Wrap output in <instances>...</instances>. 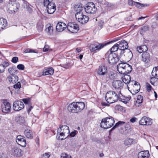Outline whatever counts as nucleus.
<instances>
[{
    "label": "nucleus",
    "instance_id": "nucleus-53",
    "mask_svg": "<svg viewBox=\"0 0 158 158\" xmlns=\"http://www.w3.org/2000/svg\"><path fill=\"white\" fill-rule=\"evenodd\" d=\"M31 5H27V7L26 8L27 10L30 13H31L32 12V10L31 7Z\"/></svg>",
    "mask_w": 158,
    "mask_h": 158
},
{
    "label": "nucleus",
    "instance_id": "nucleus-36",
    "mask_svg": "<svg viewBox=\"0 0 158 158\" xmlns=\"http://www.w3.org/2000/svg\"><path fill=\"white\" fill-rule=\"evenodd\" d=\"M45 31L47 32L49 35H51L52 34L53 32V28L52 26L50 25L48 27L45 29Z\"/></svg>",
    "mask_w": 158,
    "mask_h": 158
},
{
    "label": "nucleus",
    "instance_id": "nucleus-21",
    "mask_svg": "<svg viewBox=\"0 0 158 158\" xmlns=\"http://www.w3.org/2000/svg\"><path fill=\"white\" fill-rule=\"evenodd\" d=\"M123 83L120 80H116L113 82L112 86L115 89H121L123 88Z\"/></svg>",
    "mask_w": 158,
    "mask_h": 158
},
{
    "label": "nucleus",
    "instance_id": "nucleus-54",
    "mask_svg": "<svg viewBox=\"0 0 158 158\" xmlns=\"http://www.w3.org/2000/svg\"><path fill=\"white\" fill-rule=\"evenodd\" d=\"M50 156V155L49 153H45L42 155L41 158H49Z\"/></svg>",
    "mask_w": 158,
    "mask_h": 158
},
{
    "label": "nucleus",
    "instance_id": "nucleus-45",
    "mask_svg": "<svg viewBox=\"0 0 158 158\" xmlns=\"http://www.w3.org/2000/svg\"><path fill=\"white\" fill-rule=\"evenodd\" d=\"M2 66L3 67L4 70L5 71V68L8 67L10 64L9 63L6 61H4L2 63V64H1Z\"/></svg>",
    "mask_w": 158,
    "mask_h": 158
},
{
    "label": "nucleus",
    "instance_id": "nucleus-60",
    "mask_svg": "<svg viewBox=\"0 0 158 158\" xmlns=\"http://www.w3.org/2000/svg\"><path fill=\"white\" fill-rule=\"evenodd\" d=\"M4 68L1 64H0V73H2L4 72Z\"/></svg>",
    "mask_w": 158,
    "mask_h": 158
},
{
    "label": "nucleus",
    "instance_id": "nucleus-56",
    "mask_svg": "<svg viewBox=\"0 0 158 158\" xmlns=\"http://www.w3.org/2000/svg\"><path fill=\"white\" fill-rule=\"evenodd\" d=\"M49 49V47L48 45H45L43 49L44 52H47L48 51Z\"/></svg>",
    "mask_w": 158,
    "mask_h": 158
},
{
    "label": "nucleus",
    "instance_id": "nucleus-14",
    "mask_svg": "<svg viewBox=\"0 0 158 158\" xmlns=\"http://www.w3.org/2000/svg\"><path fill=\"white\" fill-rule=\"evenodd\" d=\"M119 48L122 50L121 53H123L124 50L127 49L128 48V45L127 42L125 40H122L118 42Z\"/></svg>",
    "mask_w": 158,
    "mask_h": 158
},
{
    "label": "nucleus",
    "instance_id": "nucleus-4",
    "mask_svg": "<svg viewBox=\"0 0 158 158\" xmlns=\"http://www.w3.org/2000/svg\"><path fill=\"white\" fill-rule=\"evenodd\" d=\"M69 130L68 126L66 125H60V127L57 131V137L58 139H60V136L66 138L69 135Z\"/></svg>",
    "mask_w": 158,
    "mask_h": 158
},
{
    "label": "nucleus",
    "instance_id": "nucleus-9",
    "mask_svg": "<svg viewBox=\"0 0 158 158\" xmlns=\"http://www.w3.org/2000/svg\"><path fill=\"white\" fill-rule=\"evenodd\" d=\"M1 109L2 112L8 113L11 110V105L6 100H4L1 104Z\"/></svg>",
    "mask_w": 158,
    "mask_h": 158
},
{
    "label": "nucleus",
    "instance_id": "nucleus-5",
    "mask_svg": "<svg viewBox=\"0 0 158 158\" xmlns=\"http://www.w3.org/2000/svg\"><path fill=\"white\" fill-rule=\"evenodd\" d=\"M114 122V119L112 117H107L102 120L100 126L101 127L105 129L109 128L113 126Z\"/></svg>",
    "mask_w": 158,
    "mask_h": 158
},
{
    "label": "nucleus",
    "instance_id": "nucleus-38",
    "mask_svg": "<svg viewBox=\"0 0 158 158\" xmlns=\"http://www.w3.org/2000/svg\"><path fill=\"white\" fill-rule=\"evenodd\" d=\"M119 44H115L110 49V51H109L110 52L113 53L116 51L118 50V49L119 48Z\"/></svg>",
    "mask_w": 158,
    "mask_h": 158
},
{
    "label": "nucleus",
    "instance_id": "nucleus-59",
    "mask_svg": "<svg viewBox=\"0 0 158 158\" xmlns=\"http://www.w3.org/2000/svg\"><path fill=\"white\" fill-rule=\"evenodd\" d=\"M136 119H137V118H136L133 117L130 119V121L131 123H134L135 122Z\"/></svg>",
    "mask_w": 158,
    "mask_h": 158
},
{
    "label": "nucleus",
    "instance_id": "nucleus-10",
    "mask_svg": "<svg viewBox=\"0 0 158 158\" xmlns=\"http://www.w3.org/2000/svg\"><path fill=\"white\" fill-rule=\"evenodd\" d=\"M19 3L15 1L11 2V4L9 5V8L7 9V11L10 14H12L15 12V10L18 9L19 7Z\"/></svg>",
    "mask_w": 158,
    "mask_h": 158
},
{
    "label": "nucleus",
    "instance_id": "nucleus-27",
    "mask_svg": "<svg viewBox=\"0 0 158 158\" xmlns=\"http://www.w3.org/2000/svg\"><path fill=\"white\" fill-rule=\"evenodd\" d=\"M148 50V48L145 45H142L140 46H139L136 48V51L139 53L147 52Z\"/></svg>",
    "mask_w": 158,
    "mask_h": 158
},
{
    "label": "nucleus",
    "instance_id": "nucleus-64",
    "mask_svg": "<svg viewBox=\"0 0 158 158\" xmlns=\"http://www.w3.org/2000/svg\"><path fill=\"white\" fill-rule=\"evenodd\" d=\"M155 78V77H152L151 78L150 82L152 85H153L154 84V82H152V81Z\"/></svg>",
    "mask_w": 158,
    "mask_h": 158
},
{
    "label": "nucleus",
    "instance_id": "nucleus-35",
    "mask_svg": "<svg viewBox=\"0 0 158 158\" xmlns=\"http://www.w3.org/2000/svg\"><path fill=\"white\" fill-rule=\"evenodd\" d=\"M152 75V77L155 78L158 77V66L153 68Z\"/></svg>",
    "mask_w": 158,
    "mask_h": 158
},
{
    "label": "nucleus",
    "instance_id": "nucleus-34",
    "mask_svg": "<svg viewBox=\"0 0 158 158\" xmlns=\"http://www.w3.org/2000/svg\"><path fill=\"white\" fill-rule=\"evenodd\" d=\"M89 19V18L88 16H84V17L77 20L80 23L83 24L87 23Z\"/></svg>",
    "mask_w": 158,
    "mask_h": 158
},
{
    "label": "nucleus",
    "instance_id": "nucleus-13",
    "mask_svg": "<svg viewBox=\"0 0 158 158\" xmlns=\"http://www.w3.org/2000/svg\"><path fill=\"white\" fill-rule=\"evenodd\" d=\"M152 123V120L146 116L143 117L139 121V124L142 125H150Z\"/></svg>",
    "mask_w": 158,
    "mask_h": 158
},
{
    "label": "nucleus",
    "instance_id": "nucleus-30",
    "mask_svg": "<svg viewBox=\"0 0 158 158\" xmlns=\"http://www.w3.org/2000/svg\"><path fill=\"white\" fill-rule=\"evenodd\" d=\"M24 134L26 137L28 138L31 139L33 138V134L32 131L27 129L24 131Z\"/></svg>",
    "mask_w": 158,
    "mask_h": 158
},
{
    "label": "nucleus",
    "instance_id": "nucleus-62",
    "mask_svg": "<svg viewBox=\"0 0 158 158\" xmlns=\"http://www.w3.org/2000/svg\"><path fill=\"white\" fill-rule=\"evenodd\" d=\"M38 28L40 31H41L43 28V25H40V26L38 25L37 26Z\"/></svg>",
    "mask_w": 158,
    "mask_h": 158
},
{
    "label": "nucleus",
    "instance_id": "nucleus-57",
    "mask_svg": "<svg viewBox=\"0 0 158 158\" xmlns=\"http://www.w3.org/2000/svg\"><path fill=\"white\" fill-rule=\"evenodd\" d=\"M103 24V22L102 21H100L98 22V25L101 28H102Z\"/></svg>",
    "mask_w": 158,
    "mask_h": 158
},
{
    "label": "nucleus",
    "instance_id": "nucleus-16",
    "mask_svg": "<svg viewBox=\"0 0 158 158\" xmlns=\"http://www.w3.org/2000/svg\"><path fill=\"white\" fill-rule=\"evenodd\" d=\"M106 45V44H105L103 43L100 44L98 45L92 44L90 46V50L92 52L98 51L103 48Z\"/></svg>",
    "mask_w": 158,
    "mask_h": 158
},
{
    "label": "nucleus",
    "instance_id": "nucleus-32",
    "mask_svg": "<svg viewBox=\"0 0 158 158\" xmlns=\"http://www.w3.org/2000/svg\"><path fill=\"white\" fill-rule=\"evenodd\" d=\"M74 8L75 10L77 12V13H82L81 11L83 10V7L81 4L79 3L75 6Z\"/></svg>",
    "mask_w": 158,
    "mask_h": 158
},
{
    "label": "nucleus",
    "instance_id": "nucleus-63",
    "mask_svg": "<svg viewBox=\"0 0 158 158\" xmlns=\"http://www.w3.org/2000/svg\"><path fill=\"white\" fill-rule=\"evenodd\" d=\"M129 83H132V84H134V85L135 86L136 85H137L138 82H136L135 81H132Z\"/></svg>",
    "mask_w": 158,
    "mask_h": 158
},
{
    "label": "nucleus",
    "instance_id": "nucleus-48",
    "mask_svg": "<svg viewBox=\"0 0 158 158\" xmlns=\"http://www.w3.org/2000/svg\"><path fill=\"white\" fill-rule=\"evenodd\" d=\"M146 88L147 91L150 92L151 91L152 87L148 83H146Z\"/></svg>",
    "mask_w": 158,
    "mask_h": 158
},
{
    "label": "nucleus",
    "instance_id": "nucleus-7",
    "mask_svg": "<svg viewBox=\"0 0 158 158\" xmlns=\"http://www.w3.org/2000/svg\"><path fill=\"white\" fill-rule=\"evenodd\" d=\"M105 58L108 63L112 64H115L118 60V58L116 54L108 52L105 55Z\"/></svg>",
    "mask_w": 158,
    "mask_h": 158
},
{
    "label": "nucleus",
    "instance_id": "nucleus-26",
    "mask_svg": "<svg viewBox=\"0 0 158 158\" xmlns=\"http://www.w3.org/2000/svg\"><path fill=\"white\" fill-rule=\"evenodd\" d=\"M76 102H73L70 104L68 107V110L72 113H76Z\"/></svg>",
    "mask_w": 158,
    "mask_h": 158
},
{
    "label": "nucleus",
    "instance_id": "nucleus-46",
    "mask_svg": "<svg viewBox=\"0 0 158 158\" xmlns=\"http://www.w3.org/2000/svg\"><path fill=\"white\" fill-rule=\"evenodd\" d=\"M148 26H144L141 27L140 32L142 34L143 32L147 31L148 30Z\"/></svg>",
    "mask_w": 158,
    "mask_h": 158
},
{
    "label": "nucleus",
    "instance_id": "nucleus-58",
    "mask_svg": "<svg viewBox=\"0 0 158 158\" xmlns=\"http://www.w3.org/2000/svg\"><path fill=\"white\" fill-rule=\"evenodd\" d=\"M134 2H133L132 0H128V4L129 5L131 6H134Z\"/></svg>",
    "mask_w": 158,
    "mask_h": 158
},
{
    "label": "nucleus",
    "instance_id": "nucleus-28",
    "mask_svg": "<svg viewBox=\"0 0 158 158\" xmlns=\"http://www.w3.org/2000/svg\"><path fill=\"white\" fill-rule=\"evenodd\" d=\"M7 26V22L6 19L0 18V30L4 29Z\"/></svg>",
    "mask_w": 158,
    "mask_h": 158
},
{
    "label": "nucleus",
    "instance_id": "nucleus-8",
    "mask_svg": "<svg viewBox=\"0 0 158 158\" xmlns=\"http://www.w3.org/2000/svg\"><path fill=\"white\" fill-rule=\"evenodd\" d=\"M84 9L86 12L88 14L95 13L97 10L94 4L92 2L86 4Z\"/></svg>",
    "mask_w": 158,
    "mask_h": 158
},
{
    "label": "nucleus",
    "instance_id": "nucleus-40",
    "mask_svg": "<svg viewBox=\"0 0 158 158\" xmlns=\"http://www.w3.org/2000/svg\"><path fill=\"white\" fill-rule=\"evenodd\" d=\"M21 84L20 82L19 81H17V82L15 83L14 85V88L17 90H19L21 88Z\"/></svg>",
    "mask_w": 158,
    "mask_h": 158
},
{
    "label": "nucleus",
    "instance_id": "nucleus-19",
    "mask_svg": "<svg viewBox=\"0 0 158 158\" xmlns=\"http://www.w3.org/2000/svg\"><path fill=\"white\" fill-rule=\"evenodd\" d=\"M7 79L10 84H14L17 82L18 80V77L16 75H12L9 76L7 77Z\"/></svg>",
    "mask_w": 158,
    "mask_h": 158
},
{
    "label": "nucleus",
    "instance_id": "nucleus-42",
    "mask_svg": "<svg viewBox=\"0 0 158 158\" xmlns=\"http://www.w3.org/2000/svg\"><path fill=\"white\" fill-rule=\"evenodd\" d=\"M60 158H72V157L70 155L64 152L61 154Z\"/></svg>",
    "mask_w": 158,
    "mask_h": 158
},
{
    "label": "nucleus",
    "instance_id": "nucleus-31",
    "mask_svg": "<svg viewBox=\"0 0 158 158\" xmlns=\"http://www.w3.org/2000/svg\"><path fill=\"white\" fill-rule=\"evenodd\" d=\"M143 98L141 95H139L137 96V99L135 105L137 106H140L143 102Z\"/></svg>",
    "mask_w": 158,
    "mask_h": 158
},
{
    "label": "nucleus",
    "instance_id": "nucleus-12",
    "mask_svg": "<svg viewBox=\"0 0 158 158\" xmlns=\"http://www.w3.org/2000/svg\"><path fill=\"white\" fill-rule=\"evenodd\" d=\"M24 108V105L23 103L21 101H16L13 103V109L16 111H19Z\"/></svg>",
    "mask_w": 158,
    "mask_h": 158
},
{
    "label": "nucleus",
    "instance_id": "nucleus-2",
    "mask_svg": "<svg viewBox=\"0 0 158 158\" xmlns=\"http://www.w3.org/2000/svg\"><path fill=\"white\" fill-rule=\"evenodd\" d=\"M120 95H122L120 91L118 95L114 91H109L106 94V100L108 103H112L120 98Z\"/></svg>",
    "mask_w": 158,
    "mask_h": 158
},
{
    "label": "nucleus",
    "instance_id": "nucleus-29",
    "mask_svg": "<svg viewBox=\"0 0 158 158\" xmlns=\"http://www.w3.org/2000/svg\"><path fill=\"white\" fill-rule=\"evenodd\" d=\"M124 76L122 77V80L123 82L126 84H128L131 80V76L127 74H123Z\"/></svg>",
    "mask_w": 158,
    "mask_h": 158
},
{
    "label": "nucleus",
    "instance_id": "nucleus-50",
    "mask_svg": "<svg viewBox=\"0 0 158 158\" xmlns=\"http://www.w3.org/2000/svg\"><path fill=\"white\" fill-rule=\"evenodd\" d=\"M134 6H135L136 7H137L138 8H139L140 6H143V4H142L139 2H134Z\"/></svg>",
    "mask_w": 158,
    "mask_h": 158
},
{
    "label": "nucleus",
    "instance_id": "nucleus-25",
    "mask_svg": "<svg viewBox=\"0 0 158 158\" xmlns=\"http://www.w3.org/2000/svg\"><path fill=\"white\" fill-rule=\"evenodd\" d=\"M54 73L53 69L52 67L48 68L44 71L42 73L43 75H52Z\"/></svg>",
    "mask_w": 158,
    "mask_h": 158
},
{
    "label": "nucleus",
    "instance_id": "nucleus-43",
    "mask_svg": "<svg viewBox=\"0 0 158 158\" xmlns=\"http://www.w3.org/2000/svg\"><path fill=\"white\" fill-rule=\"evenodd\" d=\"M116 75L115 73H113L111 74H110L109 76V79L112 81H114L116 78Z\"/></svg>",
    "mask_w": 158,
    "mask_h": 158
},
{
    "label": "nucleus",
    "instance_id": "nucleus-23",
    "mask_svg": "<svg viewBox=\"0 0 158 158\" xmlns=\"http://www.w3.org/2000/svg\"><path fill=\"white\" fill-rule=\"evenodd\" d=\"M149 156V152L148 150L141 151L138 155V158H148Z\"/></svg>",
    "mask_w": 158,
    "mask_h": 158
},
{
    "label": "nucleus",
    "instance_id": "nucleus-52",
    "mask_svg": "<svg viewBox=\"0 0 158 158\" xmlns=\"http://www.w3.org/2000/svg\"><path fill=\"white\" fill-rule=\"evenodd\" d=\"M17 68L20 70H23L24 69V66L22 64H19L17 66Z\"/></svg>",
    "mask_w": 158,
    "mask_h": 158
},
{
    "label": "nucleus",
    "instance_id": "nucleus-3",
    "mask_svg": "<svg viewBox=\"0 0 158 158\" xmlns=\"http://www.w3.org/2000/svg\"><path fill=\"white\" fill-rule=\"evenodd\" d=\"M117 69L119 73L127 74L131 72L132 69V66L129 64L123 62L118 64Z\"/></svg>",
    "mask_w": 158,
    "mask_h": 158
},
{
    "label": "nucleus",
    "instance_id": "nucleus-44",
    "mask_svg": "<svg viewBox=\"0 0 158 158\" xmlns=\"http://www.w3.org/2000/svg\"><path fill=\"white\" fill-rule=\"evenodd\" d=\"M22 100L25 104L27 105V106L30 105L31 104V102L28 98L23 99Z\"/></svg>",
    "mask_w": 158,
    "mask_h": 158
},
{
    "label": "nucleus",
    "instance_id": "nucleus-39",
    "mask_svg": "<svg viewBox=\"0 0 158 158\" xmlns=\"http://www.w3.org/2000/svg\"><path fill=\"white\" fill-rule=\"evenodd\" d=\"M105 5L106 6V7L110 9H113L115 7L114 4L107 2H105Z\"/></svg>",
    "mask_w": 158,
    "mask_h": 158
},
{
    "label": "nucleus",
    "instance_id": "nucleus-6",
    "mask_svg": "<svg viewBox=\"0 0 158 158\" xmlns=\"http://www.w3.org/2000/svg\"><path fill=\"white\" fill-rule=\"evenodd\" d=\"M44 4L47 7L48 13L50 14H53L56 10V5L53 0H44Z\"/></svg>",
    "mask_w": 158,
    "mask_h": 158
},
{
    "label": "nucleus",
    "instance_id": "nucleus-55",
    "mask_svg": "<svg viewBox=\"0 0 158 158\" xmlns=\"http://www.w3.org/2000/svg\"><path fill=\"white\" fill-rule=\"evenodd\" d=\"M32 108L33 107L31 106V104L30 105H29L28 106H27V110L28 113H29V112L31 111V110Z\"/></svg>",
    "mask_w": 158,
    "mask_h": 158
},
{
    "label": "nucleus",
    "instance_id": "nucleus-51",
    "mask_svg": "<svg viewBox=\"0 0 158 158\" xmlns=\"http://www.w3.org/2000/svg\"><path fill=\"white\" fill-rule=\"evenodd\" d=\"M78 133V131H77L74 130L73 132H71L70 134V135L71 137H73L75 136V135Z\"/></svg>",
    "mask_w": 158,
    "mask_h": 158
},
{
    "label": "nucleus",
    "instance_id": "nucleus-61",
    "mask_svg": "<svg viewBox=\"0 0 158 158\" xmlns=\"http://www.w3.org/2000/svg\"><path fill=\"white\" fill-rule=\"evenodd\" d=\"M110 103H107L105 102H102L101 103L102 105V106H109Z\"/></svg>",
    "mask_w": 158,
    "mask_h": 158
},
{
    "label": "nucleus",
    "instance_id": "nucleus-18",
    "mask_svg": "<svg viewBox=\"0 0 158 158\" xmlns=\"http://www.w3.org/2000/svg\"><path fill=\"white\" fill-rule=\"evenodd\" d=\"M23 154L22 150L17 147L12 148L11 151V155L16 157L20 156L22 155Z\"/></svg>",
    "mask_w": 158,
    "mask_h": 158
},
{
    "label": "nucleus",
    "instance_id": "nucleus-1",
    "mask_svg": "<svg viewBox=\"0 0 158 158\" xmlns=\"http://www.w3.org/2000/svg\"><path fill=\"white\" fill-rule=\"evenodd\" d=\"M118 127H120V132L122 134L127 135L131 130V127L130 124L123 121H118L115 124L112 129H115Z\"/></svg>",
    "mask_w": 158,
    "mask_h": 158
},
{
    "label": "nucleus",
    "instance_id": "nucleus-37",
    "mask_svg": "<svg viewBox=\"0 0 158 158\" xmlns=\"http://www.w3.org/2000/svg\"><path fill=\"white\" fill-rule=\"evenodd\" d=\"M8 71L10 75H14L16 72V68L15 66H12L10 67L8 69Z\"/></svg>",
    "mask_w": 158,
    "mask_h": 158
},
{
    "label": "nucleus",
    "instance_id": "nucleus-33",
    "mask_svg": "<svg viewBox=\"0 0 158 158\" xmlns=\"http://www.w3.org/2000/svg\"><path fill=\"white\" fill-rule=\"evenodd\" d=\"M134 140L133 139L127 138L124 141V143L126 146H128L132 144L134 142Z\"/></svg>",
    "mask_w": 158,
    "mask_h": 158
},
{
    "label": "nucleus",
    "instance_id": "nucleus-41",
    "mask_svg": "<svg viewBox=\"0 0 158 158\" xmlns=\"http://www.w3.org/2000/svg\"><path fill=\"white\" fill-rule=\"evenodd\" d=\"M84 16H86L83 15L82 12L76 13L75 14V17L77 20L80 19L81 18L84 17Z\"/></svg>",
    "mask_w": 158,
    "mask_h": 158
},
{
    "label": "nucleus",
    "instance_id": "nucleus-15",
    "mask_svg": "<svg viewBox=\"0 0 158 158\" xmlns=\"http://www.w3.org/2000/svg\"><path fill=\"white\" fill-rule=\"evenodd\" d=\"M16 142L19 145L23 146L25 147L26 145V140L25 138L23 136L19 135L16 137Z\"/></svg>",
    "mask_w": 158,
    "mask_h": 158
},
{
    "label": "nucleus",
    "instance_id": "nucleus-20",
    "mask_svg": "<svg viewBox=\"0 0 158 158\" xmlns=\"http://www.w3.org/2000/svg\"><path fill=\"white\" fill-rule=\"evenodd\" d=\"M76 113L81 111L85 107V104L83 102H76Z\"/></svg>",
    "mask_w": 158,
    "mask_h": 158
},
{
    "label": "nucleus",
    "instance_id": "nucleus-47",
    "mask_svg": "<svg viewBox=\"0 0 158 158\" xmlns=\"http://www.w3.org/2000/svg\"><path fill=\"white\" fill-rule=\"evenodd\" d=\"M31 52H34V53H37L34 50L29 49L27 48L23 52V53H31Z\"/></svg>",
    "mask_w": 158,
    "mask_h": 158
},
{
    "label": "nucleus",
    "instance_id": "nucleus-17",
    "mask_svg": "<svg viewBox=\"0 0 158 158\" xmlns=\"http://www.w3.org/2000/svg\"><path fill=\"white\" fill-rule=\"evenodd\" d=\"M107 73V67L104 65L99 66L97 71V73L100 76L105 75Z\"/></svg>",
    "mask_w": 158,
    "mask_h": 158
},
{
    "label": "nucleus",
    "instance_id": "nucleus-49",
    "mask_svg": "<svg viewBox=\"0 0 158 158\" xmlns=\"http://www.w3.org/2000/svg\"><path fill=\"white\" fill-rule=\"evenodd\" d=\"M19 58L15 56L12 58L11 60V62L14 63H17L18 61Z\"/></svg>",
    "mask_w": 158,
    "mask_h": 158
},
{
    "label": "nucleus",
    "instance_id": "nucleus-24",
    "mask_svg": "<svg viewBox=\"0 0 158 158\" xmlns=\"http://www.w3.org/2000/svg\"><path fill=\"white\" fill-rule=\"evenodd\" d=\"M142 60L146 63H148L150 61V55L148 52H143L142 55Z\"/></svg>",
    "mask_w": 158,
    "mask_h": 158
},
{
    "label": "nucleus",
    "instance_id": "nucleus-22",
    "mask_svg": "<svg viewBox=\"0 0 158 158\" xmlns=\"http://www.w3.org/2000/svg\"><path fill=\"white\" fill-rule=\"evenodd\" d=\"M66 27L67 25L65 23L63 22H59L56 25V29L58 31L61 32L63 31Z\"/></svg>",
    "mask_w": 158,
    "mask_h": 158
},
{
    "label": "nucleus",
    "instance_id": "nucleus-11",
    "mask_svg": "<svg viewBox=\"0 0 158 158\" xmlns=\"http://www.w3.org/2000/svg\"><path fill=\"white\" fill-rule=\"evenodd\" d=\"M68 30L73 33H76L78 31L79 27L74 22L69 23L67 26Z\"/></svg>",
    "mask_w": 158,
    "mask_h": 158
}]
</instances>
